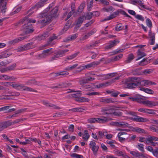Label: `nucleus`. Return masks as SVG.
Here are the masks:
<instances>
[{
  "mask_svg": "<svg viewBox=\"0 0 158 158\" xmlns=\"http://www.w3.org/2000/svg\"><path fill=\"white\" fill-rule=\"evenodd\" d=\"M140 69H136L132 70V73L133 75H140L141 74V73L140 72Z\"/></svg>",
  "mask_w": 158,
  "mask_h": 158,
  "instance_id": "obj_45",
  "label": "nucleus"
},
{
  "mask_svg": "<svg viewBox=\"0 0 158 158\" xmlns=\"http://www.w3.org/2000/svg\"><path fill=\"white\" fill-rule=\"evenodd\" d=\"M85 110V109L81 108H75L69 109V111H72L73 112H81Z\"/></svg>",
  "mask_w": 158,
  "mask_h": 158,
  "instance_id": "obj_37",
  "label": "nucleus"
},
{
  "mask_svg": "<svg viewBox=\"0 0 158 158\" xmlns=\"http://www.w3.org/2000/svg\"><path fill=\"white\" fill-rule=\"evenodd\" d=\"M100 102L105 103H109L110 102H114V101H112L110 99H103L102 98L100 100Z\"/></svg>",
  "mask_w": 158,
  "mask_h": 158,
  "instance_id": "obj_49",
  "label": "nucleus"
},
{
  "mask_svg": "<svg viewBox=\"0 0 158 158\" xmlns=\"http://www.w3.org/2000/svg\"><path fill=\"white\" fill-rule=\"evenodd\" d=\"M32 44V43H29L25 45H24V46L20 47V51L27 50L29 49L32 48L31 46V45Z\"/></svg>",
  "mask_w": 158,
  "mask_h": 158,
  "instance_id": "obj_28",
  "label": "nucleus"
},
{
  "mask_svg": "<svg viewBox=\"0 0 158 158\" xmlns=\"http://www.w3.org/2000/svg\"><path fill=\"white\" fill-rule=\"evenodd\" d=\"M129 99L131 100L132 101L134 102H137L140 103H142L141 102L143 100L141 98L129 97Z\"/></svg>",
  "mask_w": 158,
  "mask_h": 158,
  "instance_id": "obj_38",
  "label": "nucleus"
},
{
  "mask_svg": "<svg viewBox=\"0 0 158 158\" xmlns=\"http://www.w3.org/2000/svg\"><path fill=\"white\" fill-rule=\"evenodd\" d=\"M7 0H0V8H2L1 9V12L3 14L6 12V1Z\"/></svg>",
  "mask_w": 158,
  "mask_h": 158,
  "instance_id": "obj_14",
  "label": "nucleus"
},
{
  "mask_svg": "<svg viewBox=\"0 0 158 158\" xmlns=\"http://www.w3.org/2000/svg\"><path fill=\"white\" fill-rule=\"evenodd\" d=\"M88 81L87 79H83L81 80L80 81L79 83L81 85L84 86V84L88 83Z\"/></svg>",
  "mask_w": 158,
  "mask_h": 158,
  "instance_id": "obj_60",
  "label": "nucleus"
},
{
  "mask_svg": "<svg viewBox=\"0 0 158 158\" xmlns=\"http://www.w3.org/2000/svg\"><path fill=\"white\" fill-rule=\"evenodd\" d=\"M19 38H17L9 41L8 43L9 44H14L16 43L19 42Z\"/></svg>",
  "mask_w": 158,
  "mask_h": 158,
  "instance_id": "obj_55",
  "label": "nucleus"
},
{
  "mask_svg": "<svg viewBox=\"0 0 158 158\" xmlns=\"http://www.w3.org/2000/svg\"><path fill=\"white\" fill-rule=\"evenodd\" d=\"M139 77H131L126 78L125 81V83L127 88L133 89L139 86Z\"/></svg>",
  "mask_w": 158,
  "mask_h": 158,
  "instance_id": "obj_2",
  "label": "nucleus"
},
{
  "mask_svg": "<svg viewBox=\"0 0 158 158\" xmlns=\"http://www.w3.org/2000/svg\"><path fill=\"white\" fill-rule=\"evenodd\" d=\"M78 64H74L71 67H68L66 68L65 69V70H68V71H69L70 70H72L73 69H74L76 67L78 66Z\"/></svg>",
  "mask_w": 158,
  "mask_h": 158,
  "instance_id": "obj_53",
  "label": "nucleus"
},
{
  "mask_svg": "<svg viewBox=\"0 0 158 158\" xmlns=\"http://www.w3.org/2000/svg\"><path fill=\"white\" fill-rule=\"evenodd\" d=\"M132 119L134 121L140 122H145L149 121V120L148 119L137 116V115H136L135 118H132Z\"/></svg>",
  "mask_w": 158,
  "mask_h": 158,
  "instance_id": "obj_16",
  "label": "nucleus"
},
{
  "mask_svg": "<svg viewBox=\"0 0 158 158\" xmlns=\"http://www.w3.org/2000/svg\"><path fill=\"white\" fill-rule=\"evenodd\" d=\"M39 17L41 19L38 21L37 22L38 23L42 24H44L51 20L50 18L48 16V14L46 13L41 14Z\"/></svg>",
  "mask_w": 158,
  "mask_h": 158,
  "instance_id": "obj_3",
  "label": "nucleus"
},
{
  "mask_svg": "<svg viewBox=\"0 0 158 158\" xmlns=\"http://www.w3.org/2000/svg\"><path fill=\"white\" fill-rule=\"evenodd\" d=\"M110 83V82H106L105 83H103L100 84L98 85H97L95 87V88H99L101 87H104L107 86V84Z\"/></svg>",
  "mask_w": 158,
  "mask_h": 158,
  "instance_id": "obj_44",
  "label": "nucleus"
},
{
  "mask_svg": "<svg viewBox=\"0 0 158 158\" xmlns=\"http://www.w3.org/2000/svg\"><path fill=\"white\" fill-rule=\"evenodd\" d=\"M2 77L4 78V79L6 80H13L14 79V78L13 77H10V76L6 75H1V77H0V78H2Z\"/></svg>",
  "mask_w": 158,
  "mask_h": 158,
  "instance_id": "obj_41",
  "label": "nucleus"
},
{
  "mask_svg": "<svg viewBox=\"0 0 158 158\" xmlns=\"http://www.w3.org/2000/svg\"><path fill=\"white\" fill-rule=\"evenodd\" d=\"M100 63V61H94L89 64L79 67L78 68V69H80L81 70L79 71H81L82 70H85L86 69H89L92 67H94L99 65Z\"/></svg>",
  "mask_w": 158,
  "mask_h": 158,
  "instance_id": "obj_4",
  "label": "nucleus"
},
{
  "mask_svg": "<svg viewBox=\"0 0 158 158\" xmlns=\"http://www.w3.org/2000/svg\"><path fill=\"white\" fill-rule=\"evenodd\" d=\"M12 124L11 122L9 121L0 123V132Z\"/></svg>",
  "mask_w": 158,
  "mask_h": 158,
  "instance_id": "obj_11",
  "label": "nucleus"
},
{
  "mask_svg": "<svg viewBox=\"0 0 158 158\" xmlns=\"http://www.w3.org/2000/svg\"><path fill=\"white\" fill-rule=\"evenodd\" d=\"M146 23L147 25L151 29L152 27V23L150 19L148 18L146 20Z\"/></svg>",
  "mask_w": 158,
  "mask_h": 158,
  "instance_id": "obj_51",
  "label": "nucleus"
},
{
  "mask_svg": "<svg viewBox=\"0 0 158 158\" xmlns=\"http://www.w3.org/2000/svg\"><path fill=\"white\" fill-rule=\"evenodd\" d=\"M69 74V73L66 71L59 72L56 73H52L51 75H53L54 77H57L60 75H67Z\"/></svg>",
  "mask_w": 158,
  "mask_h": 158,
  "instance_id": "obj_26",
  "label": "nucleus"
},
{
  "mask_svg": "<svg viewBox=\"0 0 158 158\" xmlns=\"http://www.w3.org/2000/svg\"><path fill=\"white\" fill-rule=\"evenodd\" d=\"M113 106H109L102 108L101 112L102 115L110 114Z\"/></svg>",
  "mask_w": 158,
  "mask_h": 158,
  "instance_id": "obj_8",
  "label": "nucleus"
},
{
  "mask_svg": "<svg viewBox=\"0 0 158 158\" xmlns=\"http://www.w3.org/2000/svg\"><path fill=\"white\" fill-rule=\"evenodd\" d=\"M134 59L133 55L132 54H131L129 55L127 60L125 61V62L126 63H129Z\"/></svg>",
  "mask_w": 158,
  "mask_h": 158,
  "instance_id": "obj_43",
  "label": "nucleus"
},
{
  "mask_svg": "<svg viewBox=\"0 0 158 158\" xmlns=\"http://www.w3.org/2000/svg\"><path fill=\"white\" fill-rule=\"evenodd\" d=\"M119 41L116 40H115L112 41H110V44L106 46L105 48L106 49L111 48H112L115 46L116 45V44L119 43Z\"/></svg>",
  "mask_w": 158,
  "mask_h": 158,
  "instance_id": "obj_19",
  "label": "nucleus"
},
{
  "mask_svg": "<svg viewBox=\"0 0 158 158\" xmlns=\"http://www.w3.org/2000/svg\"><path fill=\"white\" fill-rule=\"evenodd\" d=\"M153 141H157V140L156 138V137L154 136H151L148 137V139L147 140V144L151 143L152 146H155L157 145H158V143H155L153 142Z\"/></svg>",
  "mask_w": 158,
  "mask_h": 158,
  "instance_id": "obj_10",
  "label": "nucleus"
},
{
  "mask_svg": "<svg viewBox=\"0 0 158 158\" xmlns=\"http://www.w3.org/2000/svg\"><path fill=\"white\" fill-rule=\"evenodd\" d=\"M148 35L151 38V42L150 43V44L151 45H153L155 44V34L154 33H152L151 29L150 30Z\"/></svg>",
  "mask_w": 158,
  "mask_h": 158,
  "instance_id": "obj_21",
  "label": "nucleus"
},
{
  "mask_svg": "<svg viewBox=\"0 0 158 158\" xmlns=\"http://www.w3.org/2000/svg\"><path fill=\"white\" fill-rule=\"evenodd\" d=\"M97 122L99 123H104L108 122L109 120H111L112 119L107 118L106 117H103L102 118H97Z\"/></svg>",
  "mask_w": 158,
  "mask_h": 158,
  "instance_id": "obj_27",
  "label": "nucleus"
},
{
  "mask_svg": "<svg viewBox=\"0 0 158 158\" xmlns=\"http://www.w3.org/2000/svg\"><path fill=\"white\" fill-rule=\"evenodd\" d=\"M35 19H28L27 17H24L21 21L22 23H24V24L22 26L23 31L26 34L32 33L34 30L32 28L31 23H35Z\"/></svg>",
  "mask_w": 158,
  "mask_h": 158,
  "instance_id": "obj_1",
  "label": "nucleus"
},
{
  "mask_svg": "<svg viewBox=\"0 0 158 158\" xmlns=\"http://www.w3.org/2000/svg\"><path fill=\"white\" fill-rule=\"evenodd\" d=\"M71 156L72 157L75 158H83V156L82 155H78L75 153L71 154Z\"/></svg>",
  "mask_w": 158,
  "mask_h": 158,
  "instance_id": "obj_50",
  "label": "nucleus"
},
{
  "mask_svg": "<svg viewBox=\"0 0 158 158\" xmlns=\"http://www.w3.org/2000/svg\"><path fill=\"white\" fill-rule=\"evenodd\" d=\"M115 76V73H109L107 74H102L100 75V76L103 77V78H99V79L105 80L110 79Z\"/></svg>",
  "mask_w": 158,
  "mask_h": 158,
  "instance_id": "obj_15",
  "label": "nucleus"
},
{
  "mask_svg": "<svg viewBox=\"0 0 158 158\" xmlns=\"http://www.w3.org/2000/svg\"><path fill=\"white\" fill-rule=\"evenodd\" d=\"M137 54L138 56L137 59H136V60H138L141 58H142L145 56L146 54L144 52H142L140 51V50H139L137 52Z\"/></svg>",
  "mask_w": 158,
  "mask_h": 158,
  "instance_id": "obj_33",
  "label": "nucleus"
},
{
  "mask_svg": "<svg viewBox=\"0 0 158 158\" xmlns=\"http://www.w3.org/2000/svg\"><path fill=\"white\" fill-rule=\"evenodd\" d=\"M68 51L69 50L68 49L59 50L56 52V56L57 57V58L63 56L65 55V53Z\"/></svg>",
  "mask_w": 158,
  "mask_h": 158,
  "instance_id": "obj_22",
  "label": "nucleus"
},
{
  "mask_svg": "<svg viewBox=\"0 0 158 158\" xmlns=\"http://www.w3.org/2000/svg\"><path fill=\"white\" fill-rule=\"evenodd\" d=\"M49 35V33L48 32H46L42 35L38 36L37 39L38 40L40 41L48 37Z\"/></svg>",
  "mask_w": 158,
  "mask_h": 158,
  "instance_id": "obj_30",
  "label": "nucleus"
},
{
  "mask_svg": "<svg viewBox=\"0 0 158 158\" xmlns=\"http://www.w3.org/2000/svg\"><path fill=\"white\" fill-rule=\"evenodd\" d=\"M93 16V13L92 12L88 13L86 15V18L87 19L89 20L91 19Z\"/></svg>",
  "mask_w": 158,
  "mask_h": 158,
  "instance_id": "obj_59",
  "label": "nucleus"
},
{
  "mask_svg": "<svg viewBox=\"0 0 158 158\" xmlns=\"http://www.w3.org/2000/svg\"><path fill=\"white\" fill-rule=\"evenodd\" d=\"M146 113L149 114H155L156 113L154 112V110L152 109H147Z\"/></svg>",
  "mask_w": 158,
  "mask_h": 158,
  "instance_id": "obj_63",
  "label": "nucleus"
},
{
  "mask_svg": "<svg viewBox=\"0 0 158 158\" xmlns=\"http://www.w3.org/2000/svg\"><path fill=\"white\" fill-rule=\"evenodd\" d=\"M26 84L28 85H34L38 86L43 85L42 82L40 81H37L35 79H31L29 80L27 82Z\"/></svg>",
  "mask_w": 158,
  "mask_h": 158,
  "instance_id": "obj_13",
  "label": "nucleus"
},
{
  "mask_svg": "<svg viewBox=\"0 0 158 158\" xmlns=\"http://www.w3.org/2000/svg\"><path fill=\"white\" fill-rule=\"evenodd\" d=\"M12 82H2V83H0V84H1L5 86L8 87L9 86H12Z\"/></svg>",
  "mask_w": 158,
  "mask_h": 158,
  "instance_id": "obj_61",
  "label": "nucleus"
},
{
  "mask_svg": "<svg viewBox=\"0 0 158 158\" xmlns=\"http://www.w3.org/2000/svg\"><path fill=\"white\" fill-rule=\"evenodd\" d=\"M131 153L132 155L137 157L143 156L142 153L138 152L132 151Z\"/></svg>",
  "mask_w": 158,
  "mask_h": 158,
  "instance_id": "obj_42",
  "label": "nucleus"
},
{
  "mask_svg": "<svg viewBox=\"0 0 158 158\" xmlns=\"http://www.w3.org/2000/svg\"><path fill=\"white\" fill-rule=\"evenodd\" d=\"M141 102H142V104L145 105L150 107L158 106V102L152 101L148 100H143Z\"/></svg>",
  "mask_w": 158,
  "mask_h": 158,
  "instance_id": "obj_6",
  "label": "nucleus"
},
{
  "mask_svg": "<svg viewBox=\"0 0 158 158\" xmlns=\"http://www.w3.org/2000/svg\"><path fill=\"white\" fill-rule=\"evenodd\" d=\"M129 124L125 122H117V127H127Z\"/></svg>",
  "mask_w": 158,
  "mask_h": 158,
  "instance_id": "obj_31",
  "label": "nucleus"
},
{
  "mask_svg": "<svg viewBox=\"0 0 158 158\" xmlns=\"http://www.w3.org/2000/svg\"><path fill=\"white\" fill-rule=\"evenodd\" d=\"M11 106H5L0 108V112L8 110L6 112H10L15 110L14 108L10 109Z\"/></svg>",
  "mask_w": 158,
  "mask_h": 158,
  "instance_id": "obj_23",
  "label": "nucleus"
},
{
  "mask_svg": "<svg viewBox=\"0 0 158 158\" xmlns=\"http://www.w3.org/2000/svg\"><path fill=\"white\" fill-rule=\"evenodd\" d=\"M133 131L140 133H145V131L144 129L138 127L134 128Z\"/></svg>",
  "mask_w": 158,
  "mask_h": 158,
  "instance_id": "obj_36",
  "label": "nucleus"
},
{
  "mask_svg": "<svg viewBox=\"0 0 158 158\" xmlns=\"http://www.w3.org/2000/svg\"><path fill=\"white\" fill-rule=\"evenodd\" d=\"M77 37V35L75 34L72 35L66 38L63 40L64 42L69 41H70L73 40L75 39Z\"/></svg>",
  "mask_w": 158,
  "mask_h": 158,
  "instance_id": "obj_25",
  "label": "nucleus"
},
{
  "mask_svg": "<svg viewBox=\"0 0 158 158\" xmlns=\"http://www.w3.org/2000/svg\"><path fill=\"white\" fill-rule=\"evenodd\" d=\"M114 106H113L110 114H114V115L116 116H121L122 114V113L120 112H116V109L114 108Z\"/></svg>",
  "mask_w": 158,
  "mask_h": 158,
  "instance_id": "obj_29",
  "label": "nucleus"
},
{
  "mask_svg": "<svg viewBox=\"0 0 158 158\" xmlns=\"http://www.w3.org/2000/svg\"><path fill=\"white\" fill-rule=\"evenodd\" d=\"M59 88H62L66 87L68 86V85L65 83H61L58 84Z\"/></svg>",
  "mask_w": 158,
  "mask_h": 158,
  "instance_id": "obj_57",
  "label": "nucleus"
},
{
  "mask_svg": "<svg viewBox=\"0 0 158 158\" xmlns=\"http://www.w3.org/2000/svg\"><path fill=\"white\" fill-rule=\"evenodd\" d=\"M148 139V137L146 139L143 137H140L139 141L140 142H144L147 144V142H148L147 141Z\"/></svg>",
  "mask_w": 158,
  "mask_h": 158,
  "instance_id": "obj_56",
  "label": "nucleus"
},
{
  "mask_svg": "<svg viewBox=\"0 0 158 158\" xmlns=\"http://www.w3.org/2000/svg\"><path fill=\"white\" fill-rule=\"evenodd\" d=\"M133 2L138 4L141 7L144 9L148 10L150 11L151 10H152L151 8H149V7L148 6L144 5L143 3L140 0L134 1Z\"/></svg>",
  "mask_w": 158,
  "mask_h": 158,
  "instance_id": "obj_24",
  "label": "nucleus"
},
{
  "mask_svg": "<svg viewBox=\"0 0 158 158\" xmlns=\"http://www.w3.org/2000/svg\"><path fill=\"white\" fill-rule=\"evenodd\" d=\"M87 121L88 122L91 123H94L96 122H97V118H89Z\"/></svg>",
  "mask_w": 158,
  "mask_h": 158,
  "instance_id": "obj_54",
  "label": "nucleus"
},
{
  "mask_svg": "<svg viewBox=\"0 0 158 158\" xmlns=\"http://www.w3.org/2000/svg\"><path fill=\"white\" fill-rule=\"evenodd\" d=\"M114 153L118 156H124V152L117 149H115L114 151Z\"/></svg>",
  "mask_w": 158,
  "mask_h": 158,
  "instance_id": "obj_39",
  "label": "nucleus"
},
{
  "mask_svg": "<svg viewBox=\"0 0 158 158\" xmlns=\"http://www.w3.org/2000/svg\"><path fill=\"white\" fill-rule=\"evenodd\" d=\"M44 5V4L43 2L41 1H40L39 2L37 3L35 6L32 7L31 9H34L35 8H36L37 9H38L43 6Z\"/></svg>",
  "mask_w": 158,
  "mask_h": 158,
  "instance_id": "obj_35",
  "label": "nucleus"
},
{
  "mask_svg": "<svg viewBox=\"0 0 158 158\" xmlns=\"http://www.w3.org/2000/svg\"><path fill=\"white\" fill-rule=\"evenodd\" d=\"M115 17V16L114 15L112 14L110 15L109 16L107 17L105 19L102 20V22H103L105 21H106L108 20H110L111 19H112Z\"/></svg>",
  "mask_w": 158,
  "mask_h": 158,
  "instance_id": "obj_52",
  "label": "nucleus"
},
{
  "mask_svg": "<svg viewBox=\"0 0 158 158\" xmlns=\"http://www.w3.org/2000/svg\"><path fill=\"white\" fill-rule=\"evenodd\" d=\"M77 100V102H88L89 101V99L87 98L80 97L79 98V99Z\"/></svg>",
  "mask_w": 158,
  "mask_h": 158,
  "instance_id": "obj_48",
  "label": "nucleus"
},
{
  "mask_svg": "<svg viewBox=\"0 0 158 158\" xmlns=\"http://www.w3.org/2000/svg\"><path fill=\"white\" fill-rule=\"evenodd\" d=\"M84 16L80 17L77 21L76 25L78 27H79L84 20Z\"/></svg>",
  "mask_w": 158,
  "mask_h": 158,
  "instance_id": "obj_32",
  "label": "nucleus"
},
{
  "mask_svg": "<svg viewBox=\"0 0 158 158\" xmlns=\"http://www.w3.org/2000/svg\"><path fill=\"white\" fill-rule=\"evenodd\" d=\"M122 25L121 24H119L117 25L115 28V29L117 31H119L123 28Z\"/></svg>",
  "mask_w": 158,
  "mask_h": 158,
  "instance_id": "obj_58",
  "label": "nucleus"
},
{
  "mask_svg": "<svg viewBox=\"0 0 158 158\" xmlns=\"http://www.w3.org/2000/svg\"><path fill=\"white\" fill-rule=\"evenodd\" d=\"M119 13H120V14L124 15L126 17H129L132 19L131 17L130 16L128 15L124 10H122L119 9L113 13V14L116 17L118 15Z\"/></svg>",
  "mask_w": 158,
  "mask_h": 158,
  "instance_id": "obj_17",
  "label": "nucleus"
},
{
  "mask_svg": "<svg viewBox=\"0 0 158 158\" xmlns=\"http://www.w3.org/2000/svg\"><path fill=\"white\" fill-rule=\"evenodd\" d=\"M135 18L137 19L140 20L141 21H143L144 19L143 17L141 15H137L135 16Z\"/></svg>",
  "mask_w": 158,
  "mask_h": 158,
  "instance_id": "obj_62",
  "label": "nucleus"
},
{
  "mask_svg": "<svg viewBox=\"0 0 158 158\" xmlns=\"http://www.w3.org/2000/svg\"><path fill=\"white\" fill-rule=\"evenodd\" d=\"M69 91H67V93H69L72 92H75L76 91H75L73 90H72L71 89H69L68 90ZM77 93L76 94H71V96L73 98H74V100L76 101L77 102V100L79 99V98L80 97L78 96V94H81V91H76Z\"/></svg>",
  "mask_w": 158,
  "mask_h": 158,
  "instance_id": "obj_9",
  "label": "nucleus"
},
{
  "mask_svg": "<svg viewBox=\"0 0 158 158\" xmlns=\"http://www.w3.org/2000/svg\"><path fill=\"white\" fill-rule=\"evenodd\" d=\"M139 86H144L148 85H156V83L152 81L147 80H143L142 78L139 77Z\"/></svg>",
  "mask_w": 158,
  "mask_h": 158,
  "instance_id": "obj_5",
  "label": "nucleus"
},
{
  "mask_svg": "<svg viewBox=\"0 0 158 158\" xmlns=\"http://www.w3.org/2000/svg\"><path fill=\"white\" fill-rule=\"evenodd\" d=\"M147 59L144 58L139 63V64L141 66L146 65L148 64V61L147 60Z\"/></svg>",
  "mask_w": 158,
  "mask_h": 158,
  "instance_id": "obj_47",
  "label": "nucleus"
},
{
  "mask_svg": "<svg viewBox=\"0 0 158 158\" xmlns=\"http://www.w3.org/2000/svg\"><path fill=\"white\" fill-rule=\"evenodd\" d=\"M12 54L7 51L4 52L1 54L0 55V59L5 58H7Z\"/></svg>",
  "mask_w": 158,
  "mask_h": 158,
  "instance_id": "obj_34",
  "label": "nucleus"
},
{
  "mask_svg": "<svg viewBox=\"0 0 158 158\" xmlns=\"http://www.w3.org/2000/svg\"><path fill=\"white\" fill-rule=\"evenodd\" d=\"M52 49V48H50L43 51L42 53L39 55V56L41 58L46 57L52 53L50 52Z\"/></svg>",
  "mask_w": 158,
  "mask_h": 158,
  "instance_id": "obj_12",
  "label": "nucleus"
},
{
  "mask_svg": "<svg viewBox=\"0 0 158 158\" xmlns=\"http://www.w3.org/2000/svg\"><path fill=\"white\" fill-rule=\"evenodd\" d=\"M16 66V64H14L11 65L6 67L7 71H10L14 70Z\"/></svg>",
  "mask_w": 158,
  "mask_h": 158,
  "instance_id": "obj_46",
  "label": "nucleus"
},
{
  "mask_svg": "<svg viewBox=\"0 0 158 158\" xmlns=\"http://www.w3.org/2000/svg\"><path fill=\"white\" fill-rule=\"evenodd\" d=\"M152 153L154 156L156 157L158 156V148H156L154 150H153Z\"/></svg>",
  "mask_w": 158,
  "mask_h": 158,
  "instance_id": "obj_64",
  "label": "nucleus"
},
{
  "mask_svg": "<svg viewBox=\"0 0 158 158\" xmlns=\"http://www.w3.org/2000/svg\"><path fill=\"white\" fill-rule=\"evenodd\" d=\"M58 8L57 7H55L53 9L51 10L50 12V15L48 16L51 19L52 17H56L57 16L56 14L58 11Z\"/></svg>",
  "mask_w": 158,
  "mask_h": 158,
  "instance_id": "obj_20",
  "label": "nucleus"
},
{
  "mask_svg": "<svg viewBox=\"0 0 158 158\" xmlns=\"http://www.w3.org/2000/svg\"><path fill=\"white\" fill-rule=\"evenodd\" d=\"M90 148L92 149L94 155H96L98 151L99 146L94 141H90L89 144Z\"/></svg>",
  "mask_w": 158,
  "mask_h": 158,
  "instance_id": "obj_7",
  "label": "nucleus"
},
{
  "mask_svg": "<svg viewBox=\"0 0 158 158\" xmlns=\"http://www.w3.org/2000/svg\"><path fill=\"white\" fill-rule=\"evenodd\" d=\"M80 53L79 52H77L76 53H75L69 56H67L66 57V60H72L75 58Z\"/></svg>",
  "mask_w": 158,
  "mask_h": 158,
  "instance_id": "obj_40",
  "label": "nucleus"
},
{
  "mask_svg": "<svg viewBox=\"0 0 158 158\" xmlns=\"http://www.w3.org/2000/svg\"><path fill=\"white\" fill-rule=\"evenodd\" d=\"M20 90L23 91L34 92H37V91L31 87L20 85Z\"/></svg>",
  "mask_w": 158,
  "mask_h": 158,
  "instance_id": "obj_18",
  "label": "nucleus"
}]
</instances>
